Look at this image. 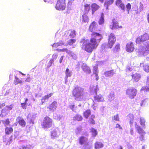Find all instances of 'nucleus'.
<instances>
[{
    "label": "nucleus",
    "instance_id": "864d4df0",
    "mask_svg": "<svg viewBox=\"0 0 149 149\" xmlns=\"http://www.w3.org/2000/svg\"><path fill=\"white\" fill-rule=\"evenodd\" d=\"M28 101V99L27 98H26L25 100V101L24 103H22L21 104V105L23 109H25L26 108V105H27L28 103H27V102Z\"/></svg>",
    "mask_w": 149,
    "mask_h": 149
},
{
    "label": "nucleus",
    "instance_id": "bf43d9fd",
    "mask_svg": "<svg viewBox=\"0 0 149 149\" xmlns=\"http://www.w3.org/2000/svg\"><path fill=\"white\" fill-rule=\"evenodd\" d=\"M112 120L116 121H118L119 120V117L118 114L114 115L112 117Z\"/></svg>",
    "mask_w": 149,
    "mask_h": 149
},
{
    "label": "nucleus",
    "instance_id": "49530a36",
    "mask_svg": "<svg viewBox=\"0 0 149 149\" xmlns=\"http://www.w3.org/2000/svg\"><path fill=\"white\" fill-rule=\"evenodd\" d=\"M82 119V117L79 115H77L73 117V120H77L78 121H81Z\"/></svg>",
    "mask_w": 149,
    "mask_h": 149
},
{
    "label": "nucleus",
    "instance_id": "0eeeda50",
    "mask_svg": "<svg viewBox=\"0 0 149 149\" xmlns=\"http://www.w3.org/2000/svg\"><path fill=\"white\" fill-rule=\"evenodd\" d=\"M149 40V34L145 33L143 35L137 38L136 40V43L141 44V42Z\"/></svg>",
    "mask_w": 149,
    "mask_h": 149
},
{
    "label": "nucleus",
    "instance_id": "b1692460",
    "mask_svg": "<svg viewBox=\"0 0 149 149\" xmlns=\"http://www.w3.org/2000/svg\"><path fill=\"white\" fill-rule=\"evenodd\" d=\"M17 120L18 122L19 125L22 127H24L26 123L25 121L22 118L18 117L17 118Z\"/></svg>",
    "mask_w": 149,
    "mask_h": 149
},
{
    "label": "nucleus",
    "instance_id": "dca6fc26",
    "mask_svg": "<svg viewBox=\"0 0 149 149\" xmlns=\"http://www.w3.org/2000/svg\"><path fill=\"white\" fill-rule=\"evenodd\" d=\"M59 135V132L57 129L53 130L51 132V138L55 139Z\"/></svg>",
    "mask_w": 149,
    "mask_h": 149
},
{
    "label": "nucleus",
    "instance_id": "ddd939ff",
    "mask_svg": "<svg viewBox=\"0 0 149 149\" xmlns=\"http://www.w3.org/2000/svg\"><path fill=\"white\" fill-rule=\"evenodd\" d=\"M134 49V45L132 42H130L127 44L126 47V50L127 52H132Z\"/></svg>",
    "mask_w": 149,
    "mask_h": 149
},
{
    "label": "nucleus",
    "instance_id": "7ed1b4c3",
    "mask_svg": "<svg viewBox=\"0 0 149 149\" xmlns=\"http://www.w3.org/2000/svg\"><path fill=\"white\" fill-rule=\"evenodd\" d=\"M136 52L139 56H145L149 54V41L146 42L144 47L139 46L136 49Z\"/></svg>",
    "mask_w": 149,
    "mask_h": 149
},
{
    "label": "nucleus",
    "instance_id": "e433bc0d",
    "mask_svg": "<svg viewBox=\"0 0 149 149\" xmlns=\"http://www.w3.org/2000/svg\"><path fill=\"white\" fill-rule=\"evenodd\" d=\"M53 95V93H51L48 95H45L43 97L42 99V103H44L45 102V100L46 99H48L49 97H51Z\"/></svg>",
    "mask_w": 149,
    "mask_h": 149
},
{
    "label": "nucleus",
    "instance_id": "5701e85b",
    "mask_svg": "<svg viewBox=\"0 0 149 149\" xmlns=\"http://www.w3.org/2000/svg\"><path fill=\"white\" fill-rule=\"evenodd\" d=\"M114 0H106L104 5L106 9H108L109 6L111 5L114 2Z\"/></svg>",
    "mask_w": 149,
    "mask_h": 149
},
{
    "label": "nucleus",
    "instance_id": "473e14b6",
    "mask_svg": "<svg viewBox=\"0 0 149 149\" xmlns=\"http://www.w3.org/2000/svg\"><path fill=\"white\" fill-rule=\"evenodd\" d=\"M108 48L109 47L107 43H104L102 44L101 47V49L103 52L107 51L108 50Z\"/></svg>",
    "mask_w": 149,
    "mask_h": 149
},
{
    "label": "nucleus",
    "instance_id": "09e8293b",
    "mask_svg": "<svg viewBox=\"0 0 149 149\" xmlns=\"http://www.w3.org/2000/svg\"><path fill=\"white\" fill-rule=\"evenodd\" d=\"M75 40L74 39H71L67 43H65V46L68 45H71L75 42Z\"/></svg>",
    "mask_w": 149,
    "mask_h": 149
},
{
    "label": "nucleus",
    "instance_id": "72a5a7b5",
    "mask_svg": "<svg viewBox=\"0 0 149 149\" xmlns=\"http://www.w3.org/2000/svg\"><path fill=\"white\" fill-rule=\"evenodd\" d=\"M108 40L115 42L116 40V37L113 33H111L109 36Z\"/></svg>",
    "mask_w": 149,
    "mask_h": 149
},
{
    "label": "nucleus",
    "instance_id": "2eb2a0df",
    "mask_svg": "<svg viewBox=\"0 0 149 149\" xmlns=\"http://www.w3.org/2000/svg\"><path fill=\"white\" fill-rule=\"evenodd\" d=\"M83 70L87 74H89L91 72L90 68L85 63H83L81 66Z\"/></svg>",
    "mask_w": 149,
    "mask_h": 149
},
{
    "label": "nucleus",
    "instance_id": "79ce46f5",
    "mask_svg": "<svg viewBox=\"0 0 149 149\" xmlns=\"http://www.w3.org/2000/svg\"><path fill=\"white\" fill-rule=\"evenodd\" d=\"M90 114L91 111L90 110H86L84 113V116L86 118H87Z\"/></svg>",
    "mask_w": 149,
    "mask_h": 149
},
{
    "label": "nucleus",
    "instance_id": "6ab92c4d",
    "mask_svg": "<svg viewBox=\"0 0 149 149\" xmlns=\"http://www.w3.org/2000/svg\"><path fill=\"white\" fill-rule=\"evenodd\" d=\"M116 5L122 10H124L125 7L124 4L122 3L121 0H116Z\"/></svg>",
    "mask_w": 149,
    "mask_h": 149
},
{
    "label": "nucleus",
    "instance_id": "20e7f679",
    "mask_svg": "<svg viewBox=\"0 0 149 149\" xmlns=\"http://www.w3.org/2000/svg\"><path fill=\"white\" fill-rule=\"evenodd\" d=\"M136 90L133 87H130L126 90V95L129 98L132 99L136 96Z\"/></svg>",
    "mask_w": 149,
    "mask_h": 149
},
{
    "label": "nucleus",
    "instance_id": "338daca9",
    "mask_svg": "<svg viewBox=\"0 0 149 149\" xmlns=\"http://www.w3.org/2000/svg\"><path fill=\"white\" fill-rule=\"evenodd\" d=\"M126 7L128 11V13H129V11L131 8V5L129 3H128L126 6Z\"/></svg>",
    "mask_w": 149,
    "mask_h": 149
},
{
    "label": "nucleus",
    "instance_id": "ea45409f",
    "mask_svg": "<svg viewBox=\"0 0 149 149\" xmlns=\"http://www.w3.org/2000/svg\"><path fill=\"white\" fill-rule=\"evenodd\" d=\"M114 93L113 92H111L108 96V100L111 101L113 100L114 98Z\"/></svg>",
    "mask_w": 149,
    "mask_h": 149
},
{
    "label": "nucleus",
    "instance_id": "423d86ee",
    "mask_svg": "<svg viewBox=\"0 0 149 149\" xmlns=\"http://www.w3.org/2000/svg\"><path fill=\"white\" fill-rule=\"evenodd\" d=\"M66 7L65 0H58L56 6V10H64Z\"/></svg>",
    "mask_w": 149,
    "mask_h": 149
},
{
    "label": "nucleus",
    "instance_id": "bb28decb",
    "mask_svg": "<svg viewBox=\"0 0 149 149\" xmlns=\"http://www.w3.org/2000/svg\"><path fill=\"white\" fill-rule=\"evenodd\" d=\"M92 13L93 14L99 8V6L96 3H93L92 4Z\"/></svg>",
    "mask_w": 149,
    "mask_h": 149
},
{
    "label": "nucleus",
    "instance_id": "774afa93",
    "mask_svg": "<svg viewBox=\"0 0 149 149\" xmlns=\"http://www.w3.org/2000/svg\"><path fill=\"white\" fill-rule=\"evenodd\" d=\"M96 64L97 66H100L102 65L103 64V63L101 61H97L96 62Z\"/></svg>",
    "mask_w": 149,
    "mask_h": 149
},
{
    "label": "nucleus",
    "instance_id": "39448f33",
    "mask_svg": "<svg viewBox=\"0 0 149 149\" xmlns=\"http://www.w3.org/2000/svg\"><path fill=\"white\" fill-rule=\"evenodd\" d=\"M52 124V120L49 117L44 118L42 124V125L44 128H48L51 127Z\"/></svg>",
    "mask_w": 149,
    "mask_h": 149
},
{
    "label": "nucleus",
    "instance_id": "680f3d73",
    "mask_svg": "<svg viewBox=\"0 0 149 149\" xmlns=\"http://www.w3.org/2000/svg\"><path fill=\"white\" fill-rule=\"evenodd\" d=\"M60 50L61 52H66L68 54H70V53H71V51L67 49L64 48L63 49H60Z\"/></svg>",
    "mask_w": 149,
    "mask_h": 149
},
{
    "label": "nucleus",
    "instance_id": "f257e3e1",
    "mask_svg": "<svg viewBox=\"0 0 149 149\" xmlns=\"http://www.w3.org/2000/svg\"><path fill=\"white\" fill-rule=\"evenodd\" d=\"M103 38L102 35L95 32L91 34V37L90 41L82 39L80 41L81 44L84 47L85 50L88 52H92L98 46L100 40Z\"/></svg>",
    "mask_w": 149,
    "mask_h": 149
},
{
    "label": "nucleus",
    "instance_id": "5fc2aeb1",
    "mask_svg": "<svg viewBox=\"0 0 149 149\" xmlns=\"http://www.w3.org/2000/svg\"><path fill=\"white\" fill-rule=\"evenodd\" d=\"M95 116L94 115H92L91 116V118L89 120V123L91 124H95V122L93 118H95Z\"/></svg>",
    "mask_w": 149,
    "mask_h": 149
},
{
    "label": "nucleus",
    "instance_id": "412c9836",
    "mask_svg": "<svg viewBox=\"0 0 149 149\" xmlns=\"http://www.w3.org/2000/svg\"><path fill=\"white\" fill-rule=\"evenodd\" d=\"M140 66L142 67L144 70L147 72H149V65L148 64L144 63V61L140 63Z\"/></svg>",
    "mask_w": 149,
    "mask_h": 149
},
{
    "label": "nucleus",
    "instance_id": "a19ab883",
    "mask_svg": "<svg viewBox=\"0 0 149 149\" xmlns=\"http://www.w3.org/2000/svg\"><path fill=\"white\" fill-rule=\"evenodd\" d=\"M83 21L84 22L88 23L89 21V18L86 14H84L82 15Z\"/></svg>",
    "mask_w": 149,
    "mask_h": 149
},
{
    "label": "nucleus",
    "instance_id": "de8ad7c7",
    "mask_svg": "<svg viewBox=\"0 0 149 149\" xmlns=\"http://www.w3.org/2000/svg\"><path fill=\"white\" fill-rule=\"evenodd\" d=\"M33 147V146L29 145H26V147H25L23 146H21L20 148H19V149H26V148H28L29 149H32Z\"/></svg>",
    "mask_w": 149,
    "mask_h": 149
},
{
    "label": "nucleus",
    "instance_id": "7c9ffc66",
    "mask_svg": "<svg viewBox=\"0 0 149 149\" xmlns=\"http://www.w3.org/2000/svg\"><path fill=\"white\" fill-rule=\"evenodd\" d=\"M104 14L102 13L101 14V17L98 21V23L100 25L103 24L104 23Z\"/></svg>",
    "mask_w": 149,
    "mask_h": 149
},
{
    "label": "nucleus",
    "instance_id": "052dcab7",
    "mask_svg": "<svg viewBox=\"0 0 149 149\" xmlns=\"http://www.w3.org/2000/svg\"><path fill=\"white\" fill-rule=\"evenodd\" d=\"M3 122L5 126L8 125L10 123V121L8 119H7L3 121Z\"/></svg>",
    "mask_w": 149,
    "mask_h": 149
},
{
    "label": "nucleus",
    "instance_id": "8fccbe9b",
    "mask_svg": "<svg viewBox=\"0 0 149 149\" xmlns=\"http://www.w3.org/2000/svg\"><path fill=\"white\" fill-rule=\"evenodd\" d=\"M140 124L142 127H144L145 125V123L146 122L145 120L143 117H141L140 119Z\"/></svg>",
    "mask_w": 149,
    "mask_h": 149
},
{
    "label": "nucleus",
    "instance_id": "a878e982",
    "mask_svg": "<svg viewBox=\"0 0 149 149\" xmlns=\"http://www.w3.org/2000/svg\"><path fill=\"white\" fill-rule=\"evenodd\" d=\"M127 119L129 121L131 125H132L133 123V120L134 119V116L132 114H129L127 116Z\"/></svg>",
    "mask_w": 149,
    "mask_h": 149
},
{
    "label": "nucleus",
    "instance_id": "603ef678",
    "mask_svg": "<svg viewBox=\"0 0 149 149\" xmlns=\"http://www.w3.org/2000/svg\"><path fill=\"white\" fill-rule=\"evenodd\" d=\"M74 1L73 0H71L69 1L67 4V6L68 8L69 9L71 10L72 9L71 6Z\"/></svg>",
    "mask_w": 149,
    "mask_h": 149
},
{
    "label": "nucleus",
    "instance_id": "a18cd8bd",
    "mask_svg": "<svg viewBox=\"0 0 149 149\" xmlns=\"http://www.w3.org/2000/svg\"><path fill=\"white\" fill-rule=\"evenodd\" d=\"M13 131V129L12 127H7L5 129L6 133L7 134H9Z\"/></svg>",
    "mask_w": 149,
    "mask_h": 149
},
{
    "label": "nucleus",
    "instance_id": "c85d7f7f",
    "mask_svg": "<svg viewBox=\"0 0 149 149\" xmlns=\"http://www.w3.org/2000/svg\"><path fill=\"white\" fill-rule=\"evenodd\" d=\"M115 72L114 70H111L106 72L104 74L107 77H111L114 74Z\"/></svg>",
    "mask_w": 149,
    "mask_h": 149
},
{
    "label": "nucleus",
    "instance_id": "58836bf2",
    "mask_svg": "<svg viewBox=\"0 0 149 149\" xmlns=\"http://www.w3.org/2000/svg\"><path fill=\"white\" fill-rule=\"evenodd\" d=\"M91 132L92 133L93 136L95 137L97 134V130L93 128H92L91 129Z\"/></svg>",
    "mask_w": 149,
    "mask_h": 149
},
{
    "label": "nucleus",
    "instance_id": "c03bdc74",
    "mask_svg": "<svg viewBox=\"0 0 149 149\" xmlns=\"http://www.w3.org/2000/svg\"><path fill=\"white\" fill-rule=\"evenodd\" d=\"M31 115L30 114L28 115L27 116V118L29 121H30L31 123H33V121L34 120V118L35 117V115H32V117L31 118H30Z\"/></svg>",
    "mask_w": 149,
    "mask_h": 149
},
{
    "label": "nucleus",
    "instance_id": "2f4dec72",
    "mask_svg": "<svg viewBox=\"0 0 149 149\" xmlns=\"http://www.w3.org/2000/svg\"><path fill=\"white\" fill-rule=\"evenodd\" d=\"M103 144L101 142L97 141L95 143V149H98L102 147Z\"/></svg>",
    "mask_w": 149,
    "mask_h": 149
},
{
    "label": "nucleus",
    "instance_id": "9b49d317",
    "mask_svg": "<svg viewBox=\"0 0 149 149\" xmlns=\"http://www.w3.org/2000/svg\"><path fill=\"white\" fill-rule=\"evenodd\" d=\"M65 83L66 84L68 82V77H71L72 75V72L71 70L67 68L65 71Z\"/></svg>",
    "mask_w": 149,
    "mask_h": 149
},
{
    "label": "nucleus",
    "instance_id": "f03ea898",
    "mask_svg": "<svg viewBox=\"0 0 149 149\" xmlns=\"http://www.w3.org/2000/svg\"><path fill=\"white\" fill-rule=\"evenodd\" d=\"M72 95L74 99L77 101H83L86 98L85 92L84 89L78 86L76 87L73 89Z\"/></svg>",
    "mask_w": 149,
    "mask_h": 149
},
{
    "label": "nucleus",
    "instance_id": "9d476101",
    "mask_svg": "<svg viewBox=\"0 0 149 149\" xmlns=\"http://www.w3.org/2000/svg\"><path fill=\"white\" fill-rule=\"evenodd\" d=\"M13 107V104L6 106L4 109L2 110L1 115L3 116L6 115L11 110Z\"/></svg>",
    "mask_w": 149,
    "mask_h": 149
},
{
    "label": "nucleus",
    "instance_id": "f3484780",
    "mask_svg": "<svg viewBox=\"0 0 149 149\" xmlns=\"http://www.w3.org/2000/svg\"><path fill=\"white\" fill-rule=\"evenodd\" d=\"M79 143L81 145L88 144V139L86 137L83 136H81L79 138Z\"/></svg>",
    "mask_w": 149,
    "mask_h": 149
},
{
    "label": "nucleus",
    "instance_id": "6e6d98bb",
    "mask_svg": "<svg viewBox=\"0 0 149 149\" xmlns=\"http://www.w3.org/2000/svg\"><path fill=\"white\" fill-rule=\"evenodd\" d=\"M69 107L73 111L76 112V109L77 108V106H76L74 104H71L69 106Z\"/></svg>",
    "mask_w": 149,
    "mask_h": 149
},
{
    "label": "nucleus",
    "instance_id": "4d7b16f0",
    "mask_svg": "<svg viewBox=\"0 0 149 149\" xmlns=\"http://www.w3.org/2000/svg\"><path fill=\"white\" fill-rule=\"evenodd\" d=\"M132 68L130 66H127V67L126 69V72L127 74H129L130 73V72L132 70Z\"/></svg>",
    "mask_w": 149,
    "mask_h": 149
},
{
    "label": "nucleus",
    "instance_id": "4468645a",
    "mask_svg": "<svg viewBox=\"0 0 149 149\" xmlns=\"http://www.w3.org/2000/svg\"><path fill=\"white\" fill-rule=\"evenodd\" d=\"M110 28L112 30L116 29L122 28V26H119L117 22L113 21L111 24L110 26Z\"/></svg>",
    "mask_w": 149,
    "mask_h": 149
},
{
    "label": "nucleus",
    "instance_id": "cd10ccee",
    "mask_svg": "<svg viewBox=\"0 0 149 149\" xmlns=\"http://www.w3.org/2000/svg\"><path fill=\"white\" fill-rule=\"evenodd\" d=\"M65 43L63 42L62 41H59L58 42L54 43L52 45V46L53 47H54L55 48H56L57 47L61 46L63 45H65ZM52 46V45H51Z\"/></svg>",
    "mask_w": 149,
    "mask_h": 149
},
{
    "label": "nucleus",
    "instance_id": "f8f14e48",
    "mask_svg": "<svg viewBox=\"0 0 149 149\" xmlns=\"http://www.w3.org/2000/svg\"><path fill=\"white\" fill-rule=\"evenodd\" d=\"M99 89L97 85H91L90 86V91L91 94H96Z\"/></svg>",
    "mask_w": 149,
    "mask_h": 149
},
{
    "label": "nucleus",
    "instance_id": "4be33fe9",
    "mask_svg": "<svg viewBox=\"0 0 149 149\" xmlns=\"http://www.w3.org/2000/svg\"><path fill=\"white\" fill-rule=\"evenodd\" d=\"M95 101L98 102H103L104 101V98L102 95L99 94L94 97Z\"/></svg>",
    "mask_w": 149,
    "mask_h": 149
},
{
    "label": "nucleus",
    "instance_id": "4c0bfd02",
    "mask_svg": "<svg viewBox=\"0 0 149 149\" xmlns=\"http://www.w3.org/2000/svg\"><path fill=\"white\" fill-rule=\"evenodd\" d=\"M22 83V81L18 78L15 77L14 81V84L16 85L19 84H21Z\"/></svg>",
    "mask_w": 149,
    "mask_h": 149
},
{
    "label": "nucleus",
    "instance_id": "a211bd4d",
    "mask_svg": "<svg viewBox=\"0 0 149 149\" xmlns=\"http://www.w3.org/2000/svg\"><path fill=\"white\" fill-rule=\"evenodd\" d=\"M57 102L56 101L53 102L49 106L48 108L49 109L50 111L52 112H54L55 110L57 107Z\"/></svg>",
    "mask_w": 149,
    "mask_h": 149
},
{
    "label": "nucleus",
    "instance_id": "c9c22d12",
    "mask_svg": "<svg viewBox=\"0 0 149 149\" xmlns=\"http://www.w3.org/2000/svg\"><path fill=\"white\" fill-rule=\"evenodd\" d=\"M63 117L62 115L58 114L57 113H55L54 115V119L57 120H60Z\"/></svg>",
    "mask_w": 149,
    "mask_h": 149
},
{
    "label": "nucleus",
    "instance_id": "c756f323",
    "mask_svg": "<svg viewBox=\"0 0 149 149\" xmlns=\"http://www.w3.org/2000/svg\"><path fill=\"white\" fill-rule=\"evenodd\" d=\"M147 85H148V87H143L141 89V91H149V76L147 77Z\"/></svg>",
    "mask_w": 149,
    "mask_h": 149
},
{
    "label": "nucleus",
    "instance_id": "1a4fd4ad",
    "mask_svg": "<svg viewBox=\"0 0 149 149\" xmlns=\"http://www.w3.org/2000/svg\"><path fill=\"white\" fill-rule=\"evenodd\" d=\"M75 36V31L74 30H70L65 32L63 36L64 37H70V38H73Z\"/></svg>",
    "mask_w": 149,
    "mask_h": 149
},
{
    "label": "nucleus",
    "instance_id": "393cba45",
    "mask_svg": "<svg viewBox=\"0 0 149 149\" xmlns=\"http://www.w3.org/2000/svg\"><path fill=\"white\" fill-rule=\"evenodd\" d=\"M96 23L95 22H93L90 25L89 28V31L92 32H93L96 29Z\"/></svg>",
    "mask_w": 149,
    "mask_h": 149
},
{
    "label": "nucleus",
    "instance_id": "e2e57ef3",
    "mask_svg": "<svg viewBox=\"0 0 149 149\" xmlns=\"http://www.w3.org/2000/svg\"><path fill=\"white\" fill-rule=\"evenodd\" d=\"M58 56L57 54L55 53L52 56V58L51 59L54 61L57 58Z\"/></svg>",
    "mask_w": 149,
    "mask_h": 149
},
{
    "label": "nucleus",
    "instance_id": "3c124183",
    "mask_svg": "<svg viewBox=\"0 0 149 149\" xmlns=\"http://www.w3.org/2000/svg\"><path fill=\"white\" fill-rule=\"evenodd\" d=\"M115 42L113 41H111L108 40V43L107 44V45L110 48H111L115 43Z\"/></svg>",
    "mask_w": 149,
    "mask_h": 149
},
{
    "label": "nucleus",
    "instance_id": "6e6552de",
    "mask_svg": "<svg viewBox=\"0 0 149 149\" xmlns=\"http://www.w3.org/2000/svg\"><path fill=\"white\" fill-rule=\"evenodd\" d=\"M138 120L137 119H135V127L136 130L138 131V132L141 135V137L140 139L141 140H143V136L145 134V132L139 126L137 123V121H138Z\"/></svg>",
    "mask_w": 149,
    "mask_h": 149
},
{
    "label": "nucleus",
    "instance_id": "13d9d810",
    "mask_svg": "<svg viewBox=\"0 0 149 149\" xmlns=\"http://www.w3.org/2000/svg\"><path fill=\"white\" fill-rule=\"evenodd\" d=\"M84 9L85 11L88 12L90 10V6L89 5L86 4L84 5Z\"/></svg>",
    "mask_w": 149,
    "mask_h": 149
},
{
    "label": "nucleus",
    "instance_id": "f704fd0d",
    "mask_svg": "<svg viewBox=\"0 0 149 149\" xmlns=\"http://www.w3.org/2000/svg\"><path fill=\"white\" fill-rule=\"evenodd\" d=\"M120 45L119 44L116 45L115 47L113 49V51L114 53H116L119 52L120 50Z\"/></svg>",
    "mask_w": 149,
    "mask_h": 149
},
{
    "label": "nucleus",
    "instance_id": "0e129e2a",
    "mask_svg": "<svg viewBox=\"0 0 149 149\" xmlns=\"http://www.w3.org/2000/svg\"><path fill=\"white\" fill-rule=\"evenodd\" d=\"M74 59H76L77 57L75 54H74L72 52H71L70 54H69Z\"/></svg>",
    "mask_w": 149,
    "mask_h": 149
},
{
    "label": "nucleus",
    "instance_id": "aec40b11",
    "mask_svg": "<svg viewBox=\"0 0 149 149\" xmlns=\"http://www.w3.org/2000/svg\"><path fill=\"white\" fill-rule=\"evenodd\" d=\"M132 79L136 82L138 81L141 77V75L140 74L135 73L132 75Z\"/></svg>",
    "mask_w": 149,
    "mask_h": 149
},
{
    "label": "nucleus",
    "instance_id": "37998d69",
    "mask_svg": "<svg viewBox=\"0 0 149 149\" xmlns=\"http://www.w3.org/2000/svg\"><path fill=\"white\" fill-rule=\"evenodd\" d=\"M97 69L98 68L97 66H94L93 68V73L95 74V76L96 77V79L97 80L98 79V78L97 77Z\"/></svg>",
    "mask_w": 149,
    "mask_h": 149
},
{
    "label": "nucleus",
    "instance_id": "69168bd1",
    "mask_svg": "<svg viewBox=\"0 0 149 149\" xmlns=\"http://www.w3.org/2000/svg\"><path fill=\"white\" fill-rule=\"evenodd\" d=\"M54 62V61L53 60L51 59L47 64V67L49 68L50 67L53 63Z\"/></svg>",
    "mask_w": 149,
    "mask_h": 149
}]
</instances>
